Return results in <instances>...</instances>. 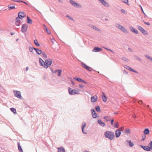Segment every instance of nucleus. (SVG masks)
<instances>
[{
	"label": "nucleus",
	"mask_w": 152,
	"mask_h": 152,
	"mask_svg": "<svg viewBox=\"0 0 152 152\" xmlns=\"http://www.w3.org/2000/svg\"><path fill=\"white\" fill-rule=\"evenodd\" d=\"M39 62L40 65L44 67L46 69H47L53 63L52 60L50 58H48L45 61V62L41 58H39Z\"/></svg>",
	"instance_id": "f257e3e1"
},
{
	"label": "nucleus",
	"mask_w": 152,
	"mask_h": 152,
	"mask_svg": "<svg viewBox=\"0 0 152 152\" xmlns=\"http://www.w3.org/2000/svg\"><path fill=\"white\" fill-rule=\"evenodd\" d=\"M104 135L105 137L110 140H113L115 138V135L113 132L111 131H107L105 132Z\"/></svg>",
	"instance_id": "f03ea898"
},
{
	"label": "nucleus",
	"mask_w": 152,
	"mask_h": 152,
	"mask_svg": "<svg viewBox=\"0 0 152 152\" xmlns=\"http://www.w3.org/2000/svg\"><path fill=\"white\" fill-rule=\"evenodd\" d=\"M15 96L18 99H22V97L21 95L20 92V91L14 90L13 91Z\"/></svg>",
	"instance_id": "7ed1b4c3"
},
{
	"label": "nucleus",
	"mask_w": 152,
	"mask_h": 152,
	"mask_svg": "<svg viewBox=\"0 0 152 152\" xmlns=\"http://www.w3.org/2000/svg\"><path fill=\"white\" fill-rule=\"evenodd\" d=\"M26 16V15L25 12L21 11L18 13V16L17 17V19H22L23 18Z\"/></svg>",
	"instance_id": "20e7f679"
},
{
	"label": "nucleus",
	"mask_w": 152,
	"mask_h": 152,
	"mask_svg": "<svg viewBox=\"0 0 152 152\" xmlns=\"http://www.w3.org/2000/svg\"><path fill=\"white\" fill-rule=\"evenodd\" d=\"M137 29L140 31L141 32L143 33L145 35H147L148 33L147 31L143 28L141 26H139L137 25Z\"/></svg>",
	"instance_id": "39448f33"
},
{
	"label": "nucleus",
	"mask_w": 152,
	"mask_h": 152,
	"mask_svg": "<svg viewBox=\"0 0 152 152\" xmlns=\"http://www.w3.org/2000/svg\"><path fill=\"white\" fill-rule=\"evenodd\" d=\"M68 92L69 94L70 95H74L79 94V93L76 92L75 90L72 89L70 87L69 88Z\"/></svg>",
	"instance_id": "423d86ee"
},
{
	"label": "nucleus",
	"mask_w": 152,
	"mask_h": 152,
	"mask_svg": "<svg viewBox=\"0 0 152 152\" xmlns=\"http://www.w3.org/2000/svg\"><path fill=\"white\" fill-rule=\"evenodd\" d=\"M81 65L84 68L87 70L88 71L90 72H91L92 71V68L90 67L87 66L85 63L83 62H81Z\"/></svg>",
	"instance_id": "0eeeda50"
},
{
	"label": "nucleus",
	"mask_w": 152,
	"mask_h": 152,
	"mask_svg": "<svg viewBox=\"0 0 152 152\" xmlns=\"http://www.w3.org/2000/svg\"><path fill=\"white\" fill-rule=\"evenodd\" d=\"M70 3L74 7L80 8L81 7L80 5L76 3L73 0H70Z\"/></svg>",
	"instance_id": "6e6552de"
},
{
	"label": "nucleus",
	"mask_w": 152,
	"mask_h": 152,
	"mask_svg": "<svg viewBox=\"0 0 152 152\" xmlns=\"http://www.w3.org/2000/svg\"><path fill=\"white\" fill-rule=\"evenodd\" d=\"M28 26L26 24H23L22 25L21 28V31L23 33L26 32L28 28Z\"/></svg>",
	"instance_id": "1a4fd4ad"
},
{
	"label": "nucleus",
	"mask_w": 152,
	"mask_h": 152,
	"mask_svg": "<svg viewBox=\"0 0 152 152\" xmlns=\"http://www.w3.org/2000/svg\"><path fill=\"white\" fill-rule=\"evenodd\" d=\"M15 4L14 3H12L8 5V8L9 10L16 9L15 5Z\"/></svg>",
	"instance_id": "9d476101"
},
{
	"label": "nucleus",
	"mask_w": 152,
	"mask_h": 152,
	"mask_svg": "<svg viewBox=\"0 0 152 152\" xmlns=\"http://www.w3.org/2000/svg\"><path fill=\"white\" fill-rule=\"evenodd\" d=\"M73 79L79 82H80L85 84L87 83L86 81L80 77H76L74 78Z\"/></svg>",
	"instance_id": "9b49d317"
},
{
	"label": "nucleus",
	"mask_w": 152,
	"mask_h": 152,
	"mask_svg": "<svg viewBox=\"0 0 152 152\" xmlns=\"http://www.w3.org/2000/svg\"><path fill=\"white\" fill-rule=\"evenodd\" d=\"M91 113L92 117L94 118H96L97 116V115L94 109H91Z\"/></svg>",
	"instance_id": "f8f14e48"
},
{
	"label": "nucleus",
	"mask_w": 152,
	"mask_h": 152,
	"mask_svg": "<svg viewBox=\"0 0 152 152\" xmlns=\"http://www.w3.org/2000/svg\"><path fill=\"white\" fill-rule=\"evenodd\" d=\"M98 97L96 95H95L94 96H91V99L92 102L94 103L97 101Z\"/></svg>",
	"instance_id": "ddd939ff"
},
{
	"label": "nucleus",
	"mask_w": 152,
	"mask_h": 152,
	"mask_svg": "<svg viewBox=\"0 0 152 152\" xmlns=\"http://www.w3.org/2000/svg\"><path fill=\"white\" fill-rule=\"evenodd\" d=\"M121 134V130L120 129L117 130L115 132V135L116 137H118Z\"/></svg>",
	"instance_id": "4468645a"
},
{
	"label": "nucleus",
	"mask_w": 152,
	"mask_h": 152,
	"mask_svg": "<svg viewBox=\"0 0 152 152\" xmlns=\"http://www.w3.org/2000/svg\"><path fill=\"white\" fill-rule=\"evenodd\" d=\"M86 124L85 122H83L82 123V126H81V128H82V132L84 134H86L87 133L86 132H85L84 130V129L85 128V127L86 126Z\"/></svg>",
	"instance_id": "2eb2a0df"
},
{
	"label": "nucleus",
	"mask_w": 152,
	"mask_h": 152,
	"mask_svg": "<svg viewBox=\"0 0 152 152\" xmlns=\"http://www.w3.org/2000/svg\"><path fill=\"white\" fill-rule=\"evenodd\" d=\"M102 50V49L98 47H95L92 50V51L94 52H100Z\"/></svg>",
	"instance_id": "dca6fc26"
},
{
	"label": "nucleus",
	"mask_w": 152,
	"mask_h": 152,
	"mask_svg": "<svg viewBox=\"0 0 152 152\" xmlns=\"http://www.w3.org/2000/svg\"><path fill=\"white\" fill-rule=\"evenodd\" d=\"M15 25L17 26H20V25L21 21L20 20V19H17L16 18L15 20Z\"/></svg>",
	"instance_id": "f3484780"
},
{
	"label": "nucleus",
	"mask_w": 152,
	"mask_h": 152,
	"mask_svg": "<svg viewBox=\"0 0 152 152\" xmlns=\"http://www.w3.org/2000/svg\"><path fill=\"white\" fill-rule=\"evenodd\" d=\"M129 28L130 31H132V32L136 34H138V31L135 28L132 27V26H130L129 27Z\"/></svg>",
	"instance_id": "a211bd4d"
},
{
	"label": "nucleus",
	"mask_w": 152,
	"mask_h": 152,
	"mask_svg": "<svg viewBox=\"0 0 152 152\" xmlns=\"http://www.w3.org/2000/svg\"><path fill=\"white\" fill-rule=\"evenodd\" d=\"M140 146L143 148L144 150L147 151H150V149L148 148V146H144L142 145H140Z\"/></svg>",
	"instance_id": "6ab92c4d"
},
{
	"label": "nucleus",
	"mask_w": 152,
	"mask_h": 152,
	"mask_svg": "<svg viewBox=\"0 0 152 152\" xmlns=\"http://www.w3.org/2000/svg\"><path fill=\"white\" fill-rule=\"evenodd\" d=\"M58 152H66L64 148L62 146L58 148Z\"/></svg>",
	"instance_id": "aec40b11"
},
{
	"label": "nucleus",
	"mask_w": 152,
	"mask_h": 152,
	"mask_svg": "<svg viewBox=\"0 0 152 152\" xmlns=\"http://www.w3.org/2000/svg\"><path fill=\"white\" fill-rule=\"evenodd\" d=\"M102 93L103 94V95L102 96V100L104 102H106L107 100V97L105 96V95L103 92H102Z\"/></svg>",
	"instance_id": "412c9836"
},
{
	"label": "nucleus",
	"mask_w": 152,
	"mask_h": 152,
	"mask_svg": "<svg viewBox=\"0 0 152 152\" xmlns=\"http://www.w3.org/2000/svg\"><path fill=\"white\" fill-rule=\"evenodd\" d=\"M34 50H35L37 53L38 54V55H40L42 53V51L40 50L39 49H38L34 48Z\"/></svg>",
	"instance_id": "4be33fe9"
},
{
	"label": "nucleus",
	"mask_w": 152,
	"mask_h": 152,
	"mask_svg": "<svg viewBox=\"0 0 152 152\" xmlns=\"http://www.w3.org/2000/svg\"><path fill=\"white\" fill-rule=\"evenodd\" d=\"M98 123L100 125L102 126H104L105 124L104 123L102 122L101 120L100 119H98L97 121Z\"/></svg>",
	"instance_id": "5701e85b"
},
{
	"label": "nucleus",
	"mask_w": 152,
	"mask_h": 152,
	"mask_svg": "<svg viewBox=\"0 0 152 152\" xmlns=\"http://www.w3.org/2000/svg\"><path fill=\"white\" fill-rule=\"evenodd\" d=\"M150 131L148 128L145 129L143 131L144 134L145 135L148 134H149Z\"/></svg>",
	"instance_id": "b1692460"
},
{
	"label": "nucleus",
	"mask_w": 152,
	"mask_h": 152,
	"mask_svg": "<svg viewBox=\"0 0 152 152\" xmlns=\"http://www.w3.org/2000/svg\"><path fill=\"white\" fill-rule=\"evenodd\" d=\"M90 26L91 28H93L94 29V30H95L96 31H101L98 28H97L95 26H94L93 25H91Z\"/></svg>",
	"instance_id": "393cba45"
},
{
	"label": "nucleus",
	"mask_w": 152,
	"mask_h": 152,
	"mask_svg": "<svg viewBox=\"0 0 152 152\" xmlns=\"http://www.w3.org/2000/svg\"><path fill=\"white\" fill-rule=\"evenodd\" d=\"M126 142L129 143V145L130 147H132L134 145L133 143L132 142L131 140H127Z\"/></svg>",
	"instance_id": "a878e982"
},
{
	"label": "nucleus",
	"mask_w": 152,
	"mask_h": 152,
	"mask_svg": "<svg viewBox=\"0 0 152 152\" xmlns=\"http://www.w3.org/2000/svg\"><path fill=\"white\" fill-rule=\"evenodd\" d=\"M27 23L29 24H31L32 23V20L28 16H27Z\"/></svg>",
	"instance_id": "bb28decb"
},
{
	"label": "nucleus",
	"mask_w": 152,
	"mask_h": 152,
	"mask_svg": "<svg viewBox=\"0 0 152 152\" xmlns=\"http://www.w3.org/2000/svg\"><path fill=\"white\" fill-rule=\"evenodd\" d=\"M101 3L105 7H109V4L106 1H105L104 0Z\"/></svg>",
	"instance_id": "cd10ccee"
},
{
	"label": "nucleus",
	"mask_w": 152,
	"mask_h": 152,
	"mask_svg": "<svg viewBox=\"0 0 152 152\" xmlns=\"http://www.w3.org/2000/svg\"><path fill=\"white\" fill-rule=\"evenodd\" d=\"M18 148L19 152H23L19 142L18 143Z\"/></svg>",
	"instance_id": "c85d7f7f"
},
{
	"label": "nucleus",
	"mask_w": 152,
	"mask_h": 152,
	"mask_svg": "<svg viewBox=\"0 0 152 152\" xmlns=\"http://www.w3.org/2000/svg\"><path fill=\"white\" fill-rule=\"evenodd\" d=\"M115 26L117 27L118 29L121 30L123 26L118 23H115Z\"/></svg>",
	"instance_id": "c756f323"
},
{
	"label": "nucleus",
	"mask_w": 152,
	"mask_h": 152,
	"mask_svg": "<svg viewBox=\"0 0 152 152\" xmlns=\"http://www.w3.org/2000/svg\"><path fill=\"white\" fill-rule=\"evenodd\" d=\"M121 30L126 34H128V33L127 30L124 26L121 29Z\"/></svg>",
	"instance_id": "7c9ffc66"
},
{
	"label": "nucleus",
	"mask_w": 152,
	"mask_h": 152,
	"mask_svg": "<svg viewBox=\"0 0 152 152\" xmlns=\"http://www.w3.org/2000/svg\"><path fill=\"white\" fill-rule=\"evenodd\" d=\"M34 43L35 45L37 46H40V45L38 42L37 39H35L34 40Z\"/></svg>",
	"instance_id": "2f4dec72"
},
{
	"label": "nucleus",
	"mask_w": 152,
	"mask_h": 152,
	"mask_svg": "<svg viewBox=\"0 0 152 152\" xmlns=\"http://www.w3.org/2000/svg\"><path fill=\"white\" fill-rule=\"evenodd\" d=\"M95 108L96 110L98 112H99L101 111L100 107L99 106H97Z\"/></svg>",
	"instance_id": "473e14b6"
},
{
	"label": "nucleus",
	"mask_w": 152,
	"mask_h": 152,
	"mask_svg": "<svg viewBox=\"0 0 152 152\" xmlns=\"http://www.w3.org/2000/svg\"><path fill=\"white\" fill-rule=\"evenodd\" d=\"M148 148L150 149V151L152 150V141H151L148 144Z\"/></svg>",
	"instance_id": "72a5a7b5"
},
{
	"label": "nucleus",
	"mask_w": 152,
	"mask_h": 152,
	"mask_svg": "<svg viewBox=\"0 0 152 152\" xmlns=\"http://www.w3.org/2000/svg\"><path fill=\"white\" fill-rule=\"evenodd\" d=\"M115 124L114 126V127L115 128H118L119 127V125L118 122L115 121Z\"/></svg>",
	"instance_id": "f704fd0d"
},
{
	"label": "nucleus",
	"mask_w": 152,
	"mask_h": 152,
	"mask_svg": "<svg viewBox=\"0 0 152 152\" xmlns=\"http://www.w3.org/2000/svg\"><path fill=\"white\" fill-rule=\"evenodd\" d=\"M10 109L11 111L14 113L15 114L16 113V110L15 108H10Z\"/></svg>",
	"instance_id": "c9c22d12"
},
{
	"label": "nucleus",
	"mask_w": 152,
	"mask_h": 152,
	"mask_svg": "<svg viewBox=\"0 0 152 152\" xmlns=\"http://www.w3.org/2000/svg\"><path fill=\"white\" fill-rule=\"evenodd\" d=\"M145 56L148 59L152 61V58L150 56L147 55H145Z\"/></svg>",
	"instance_id": "e433bc0d"
},
{
	"label": "nucleus",
	"mask_w": 152,
	"mask_h": 152,
	"mask_svg": "<svg viewBox=\"0 0 152 152\" xmlns=\"http://www.w3.org/2000/svg\"><path fill=\"white\" fill-rule=\"evenodd\" d=\"M110 118V116H107L104 117V119L107 121H110V120L109 119Z\"/></svg>",
	"instance_id": "4c0bfd02"
},
{
	"label": "nucleus",
	"mask_w": 152,
	"mask_h": 152,
	"mask_svg": "<svg viewBox=\"0 0 152 152\" xmlns=\"http://www.w3.org/2000/svg\"><path fill=\"white\" fill-rule=\"evenodd\" d=\"M62 72V70L60 69H58V70L57 72L58 73V75H57V76L58 77L61 76V73Z\"/></svg>",
	"instance_id": "58836bf2"
},
{
	"label": "nucleus",
	"mask_w": 152,
	"mask_h": 152,
	"mask_svg": "<svg viewBox=\"0 0 152 152\" xmlns=\"http://www.w3.org/2000/svg\"><path fill=\"white\" fill-rule=\"evenodd\" d=\"M35 48L33 47L32 48L30 46L28 47V49L29 50V51L32 53H33V50L34 49V48Z\"/></svg>",
	"instance_id": "ea45409f"
},
{
	"label": "nucleus",
	"mask_w": 152,
	"mask_h": 152,
	"mask_svg": "<svg viewBox=\"0 0 152 152\" xmlns=\"http://www.w3.org/2000/svg\"><path fill=\"white\" fill-rule=\"evenodd\" d=\"M42 54L43 57H44L45 58H47V55L44 52H42Z\"/></svg>",
	"instance_id": "a19ab883"
},
{
	"label": "nucleus",
	"mask_w": 152,
	"mask_h": 152,
	"mask_svg": "<svg viewBox=\"0 0 152 152\" xmlns=\"http://www.w3.org/2000/svg\"><path fill=\"white\" fill-rule=\"evenodd\" d=\"M45 30L47 32V33L48 34H50L51 33L50 31L46 27V26L45 25Z\"/></svg>",
	"instance_id": "79ce46f5"
},
{
	"label": "nucleus",
	"mask_w": 152,
	"mask_h": 152,
	"mask_svg": "<svg viewBox=\"0 0 152 152\" xmlns=\"http://www.w3.org/2000/svg\"><path fill=\"white\" fill-rule=\"evenodd\" d=\"M124 132L127 134H129L130 133V130L129 129H125Z\"/></svg>",
	"instance_id": "37998d69"
},
{
	"label": "nucleus",
	"mask_w": 152,
	"mask_h": 152,
	"mask_svg": "<svg viewBox=\"0 0 152 152\" xmlns=\"http://www.w3.org/2000/svg\"><path fill=\"white\" fill-rule=\"evenodd\" d=\"M122 1L123 3L126 4L127 5H129L128 0H122Z\"/></svg>",
	"instance_id": "c03bdc74"
},
{
	"label": "nucleus",
	"mask_w": 152,
	"mask_h": 152,
	"mask_svg": "<svg viewBox=\"0 0 152 152\" xmlns=\"http://www.w3.org/2000/svg\"><path fill=\"white\" fill-rule=\"evenodd\" d=\"M134 57L136 59H138L139 61L142 60V59L140 58L139 57L137 56L136 55H134Z\"/></svg>",
	"instance_id": "a18cd8bd"
},
{
	"label": "nucleus",
	"mask_w": 152,
	"mask_h": 152,
	"mask_svg": "<svg viewBox=\"0 0 152 152\" xmlns=\"http://www.w3.org/2000/svg\"><path fill=\"white\" fill-rule=\"evenodd\" d=\"M141 10L142 12V13L144 14V17L145 18H146L147 17V16L145 14L144 12V11L142 7L141 6Z\"/></svg>",
	"instance_id": "49530a36"
},
{
	"label": "nucleus",
	"mask_w": 152,
	"mask_h": 152,
	"mask_svg": "<svg viewBox=\"0 0 152 152\" xmlns=\"http://www.w3.org/2000/svg\"><path fill=\"white\" fill-rule=\"evenodd\" d=\"M121 59L122 60L126 62H128V59L127 58L125 57L122 58Z\"/></svg>",
	"instance_id": "de8ad7c7"
},
{
	"label": "nucleus",
	"mask_w": 152,
	"mask_h": 152,
	"mask_svg": "<svg viewBox=\"0 0 152 152\" xmlns=\"http://www.w3.org/2000/svg\"><path fill=\"white\" fill-rule=\"evenodd\" d=\"M142 141H144L146 137V135L145 134H143L142 136Z\"/></svg>",
	"instance_id": "09e8293b"
},
{
	"label": "nucleus",
	"mask_w": 152,
	"mask_h": 152,
	"mask_svg": "<svg viewBox=\"0 0 152 152\" xmlns=\"http://www.w3.org/2000/svg\"><path fill=\"white\" fill-rule=\"evenodd\" d=\"M66 17H67V18H68L70 20H73V18H72L69 15H66Z\"/></svg>",
	"instance_id": "8fccbe9b"
},
{
	"label": "nucleus",
	"mask_w": 152,
	"mask_h": 152,
	"mask_svg": "<svg viewBox=\"0 0 152 152\" xmlns=\"http://www.w3.org/2000/svg\"><path fill=\"white\" fill-rule=\"evenodd\" d=\"M143 22L145 24L149 26L150 25V23L149 22H146L144 20H143Z\"/></svg>",
	"instance_id": "3c124183"
},
{
	"label": "nucleus",
	"mask_w": 152,
	"mask_h": 152,
	"mask_svg": "<svg viewBox=\"0 0 152 152\" xmlns=\"http://www.w3.org/2000/svg\"><path fill=\"white\" fill-rule=\"evenodd\" d=\"M123 72L124 74L126 75H128V72H126V71L125 69H124L123 71Z\"/></svg>",
	"instance_id": "603ef678"
},
{
	"label": "nucleus",
	"mask_w": 152,
	"mask_h": 152,
	"mask_svg": "<svg viewBox=\"0 0 152 152\" xmlns=\"http://www.w3.org/2000/svg\"><path fill=\"white\" fill-rule=\"evenodd\" d=\"M110 121H111V124L112 125H113V124L114 120L113 119H111L110 120Z\"/></svg>",
	"instance_id": "864d4df0"
},
{
	"label": "nucleus",
	"mask_w": 152,
	"mask_h": 152,
	"mask_svg": "<svg viewBox=\"0 0 152 152\" xmlns=\"http://www.w3.org/2000/svg\"><path fill=\"white\" fill-rule=\"evenodd\" d=\"M121 12H122V13H124V14L126 13V11H125V10L124 9H121Z\"/></svg>",
	"instance_id": "5fc2aeb1"
},
{
	"label": "nucleus",
	"mask_w": 152,
	"mask_h": 152,
	"mask_svg": "<svg viewBox=\"0 0 152 152\" xmlns=\"http://www.w3.org/2000/svg\"><path fill=\"white\" fill-rule=\"evenodd\" d=\"M124 67L128 70H129V68H130V66H127V65H125Z\"/></svg>",
	"instance_id": "6e6d98bb"
},
{
	"label": "nucleus",
	"mask_w": 152,
	"mask_h": 152,
	"mask_svg": "<svg viewBox=\"0 0 152 152\" xmlns=\"http://www.w3.org/2000/svg\"><path fill=\"white\" fill-rule=\"evenodd\" d=\"M131 71L132 72H135V73H138V72L137 71H136L135 70L133 69H132V70Z\"/></svg>",
	"instance_id": "4d7b16f0"
},
{
	"label": "nucleus",
	"mask_w": 152,
	"mask_h": 152,
	"mask_svg": "<svg viewBox=\"0 0 152 152\" xmlns=\"http://www.w3.org/2000/svg\"><path fill=\"white\" fill-rule=\"evenodd\" d=\"M20 2H22L23 3H24V4L27 5H28V4L26 2H25V1H23L20 0Z\"/></svg>",
	"instance_id": "13d9d810"
},
{
	"label": "nucleus",
	"mask_w": 152,
	"mask_h": 152,
	"mask_svg": "<svg viewBox=\"0 0 152 152\" xmlns=\"http://www.w3.org/2000/svg\"><path fill=\"white\" fill-rule=\"evenodd\" d=\"M79 86L81 88H83L84 87V86L83 84H79Z\"/></svg>",
	"instance_id": "bf43d9fd"
},
{
	"label": "nucleus",
	"mask_w": 152,
	"mask_h": 152,
	"mask_svg": "<svg viewBox=\"0 0 152 152\" xmlns=\"http://www.w3.org/2000/svg\"><path fill=\"white\" fill-rule=\"evenodd\" d=\"M138 103L140 104H142L143 103L142 101V100H140L138 102Z\"/></svg>",
	"instance_id": "052dcab7"
},
{
	"label": "nucleus",
	"mask_w": 152,
	"mask_h": 152,
	"mask_svg": "<svg viewBox=\"0 0 152 152\" xmlns=\"http://www.w3.org/2000/svg\"><path fill=\"white\" fill-rule=\"evenodd\" d=\"M128 49L130 52H132L133 51L130 48H128Z\"/></svg>",
	"instance_id": "680f3d73"
},
{
	"label": "nucleus",
	"mask_w": 152,
	"mask_h": 152,
	"mask_svg": "<svg viewBox=\"0 0 152 152\" xmlns=\"http://www.w3.org/2000/svg\"><path fill=\"white\" fill-rule=\"evenodd\" d=\"M20 0H12V1L16 2H20Z\"/></svg>",
	"instance_id": "e2e57ef3"
},
{
	"label": "nucleus",
	"mask_w": 152,
	"mask_h": 152,
	"mask_svg": "<svg viewBox=\"0 0 152 152\" xmlns=\"http://www.w3.org/2000/svg\"><path fill=\"white\" fill-rule=\"evenodd\" d=\"M50 41H51L52 43H53V42H54V41H55V39H50Z\"/></svg>",
	"instance_id": "0e129e2a"
},
{
	"label": "nucleus",
	"mask_w": 152,
	"mask_h": 152,
	"mask_svg": "<svg viewBox=\"0 0 152 152\" xmlns=\"http://www.w3.org/2000/svg\"><path fill=\"white\" fill-rule=\"evenodd\" d=\"M103 48H104L106 50H109V51H110V50H111V49H110L107 48H106V47H103Z\"/></svg>",
	"instance_id": "69168bd1"
},
{
	"label": "nucleus",
	"mask_w": 152,
	"mask_h": 152,
	"mask_svg": "<svg viewBox=\"0 0 152 152\" xmlns=\"http://www.w3.org/2000/svg\"><path fill=\"white\" fill-rule=\"evenodd\" d=\"M120 129L121 131H123L124 129V127L123 126L121 127L120 128Z\"/></svg>",
	"instance_id": "338daca9"
},
{
	"label": "nucleus",
	"mask_w": 152,
	"mask_h": 152,
	"mask_svg": "<svg viewBox=\"0 0 152 152\" xmlns=\"http://www.w3.org/2000/svg\"><path fill=\"white\" fill-rule=\"evenodd\" d=\"M71 81L72 84L73 86H74L75 85V83L72 80H71Z\"/></svg>",
	"instance_id": "774afa93"
}]
</instances>
